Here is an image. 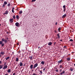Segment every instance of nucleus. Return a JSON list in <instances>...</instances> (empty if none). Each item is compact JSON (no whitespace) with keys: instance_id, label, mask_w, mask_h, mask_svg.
<instances>
[{"instance_id":"nucleus-1","label":"nucleus","mask_w":75,"mask_h":75,"mask_svg":"<svg viewBox=\"0 0 75 75\" xmlns=\"http://www.w3.org/2000/svg\"><path fill=\"white\" fill-rule=\"evenodd\" d=\"M38 66V64H34V65L33 67V69H34L35 68H36V67H37V66Z\"/></svg>"},{"instance_id":"nucleus-2","label":"nucleus","mask_w":75,"mask_h":75,"mask_svg":"<svg viewBox=\"0 0 75 75\" xmlns=\"http://www.w3.org/2000/svg\"><path fill=\"white\" fill-rule=\"evenodd\" d=\"M20 24L18 22H16L15 23V25L16 27H19Z\"/></svg>"},{"instance_id":"nucleus-3","label":"nucleus","mask_w":75,"mask_h":75,"mask_svg":"<svg viewBox=\"0 0 75 75\" xmlns=\"http://www.w3.org/2000/svg\"><path fill=\"white\" fill-rule=\"evenodd\" d=\"M8 67V66L7 65H5V66H4L3 68V69H6Z\"/></svg>"},{"instance_id":"nucleus-4","label":"nucleus","mask_w":75,"mask_h":75,"mask_svg":"<svg viewBox=\"0 0 75 75\" xmlns=\"http://www.w3.org/2000/svg\"><path fill=\"white\" fill-rule=\"evenodd\" d=\"M13 19L12 18V19H10L9 21L11 22V23H12L13 22Z\"/></svg>"},{"instance_id":"nucleus-5","label":"nucleus","mask_w":75,"mask_h":75,"mask_svg":"<svg viewBox=\"0 0 75 75\" xmlns=\"http://www.w3.org/2000/svg\"><path fill=\"white\" fill-rule=\"evenodd\" d=\"M1 55H4V54H5V53H4V51H1Z\"/></svg>"},{"instance_id":"nucleus-6","label":"nucleus","mask_w":75,"mask_h":75,"mask_svg":"<svg viewBox=\"0 0 75 75\" xmlns=\"http://www.w3.org/2000/svg\"><path fill=\"white\" fill-rule=\"evenodd\" d=\"M67 16V14L66 13H65V14H64V15H63L62 16V18H66V17Z\"/></svg>"},{"instance_id":"nucleus-7","label":"nucleus","mask_w":75,"mask_h":75,"mask_svg":"<svg viewBox=\"0 0 75 75\" xmlns=\"http://www.w3.org/2000/svg\"><path fill=\"white\" fill-rule=\"evenodd\" d=\"M62 62H63L62 60V59L61 60H59V61H58V63H59V64H60V63H62Z\"/></svg>"},{"instance_id":"nucleus-8","label":"nucleus","mask_w":75,"mask_h":75,"mask_svg":"<svg viewBox=\"0 0 75 75\" xmlns=\"http://www.w3.org/2000/svg\"><path fill=\"white\" fill-rule=\"evenodd\" d=\"M33 56H30L29 57V59L30 60H31L33 59Z\"/></svg>"},{"instance_id":"nucleus-9","label":"nucleus","mask_w":75,"mask_h":75,"mask_svg":"<svg viewBox=\"0 0 75 75\" xmlns=\"http://www.w3.org/2000/svg\"><path fill=\"white\" fill-rule=\"evenodd\" d=\"M52 44V43L51 42H50L48 43V45L49 46H51Z\"/></svg>"},{"instance_id":"nucleus-10","label":"nucleus","mask_w":75,"mask_h":75,"mask_svg":"<svg viewBox=\"0 0 75 75\" xmlns=\"http://www.w3.org/2000/svg\"><path fill=\"white\" fill-rule=\"evenodd\" d=\"M59 35L60 33H58V34H57V37H58L59 39V38H60V36Z\"/></svg>"},{"instance_id":"nucleus-11","label":"nucleus","mask_w":75,"mask_h":75,"mask_svg":"<svg viewBox=\"0 0 75 75\" xmlns=\"http://www.w3.org/2000/svg\"><path fill=\"white\" fill-rule=\"evenodd\" d=\"M65 71H63L62 72H61L60 73V74L61 75H62V74H64L65 73Z\"/></svg>"},{"instance_id":"nucleus-12","label":"nucleus","mask_w":75,"mask_h":75,"mask_svg":"<svg viewBox=\"0 0 75 75\" xmlns=\"http://www.w3.org/2000/svg\"><path fill=\"white\" fill-rule=\"evenodd\" d=\"M39 72L40 74H42L43 72H42V70H39Z\"/></svg>"},{"instance_id":"nucleus-13","label":"nucleus","mask_w":75,"mask_h":75,"mask_svg":"<svg viewBox=\"0 0 75 75\" xmlns=\"http://www.w3.org/2000/svg\"><path fill=\"white\" fill-rule=\"evenodd\" d=\"M30 69H33V64H31L30 66Z\"/></svg>"},{"instance_id":"nucleus-14","label":"nucleus","mask_w":75,"mask_h":75,"mask_svg":"<svg viewBox=\"0 0 75 75\" xmlns=\"http://www.w3.org/2000/svg\"><path fill=\"white\" fill-rule=\"evenodd\" d=\"M8 11H6L5 13H4V14H8Z\"/></svg>"},{"instance_id":"nucleus-15","label":"nucleus","mask_w":75,"mask_h":75,"mask_svg":"<svg viewBox=\"0 0 75 75\" xmlns=\"http://www.w3.org/2000/svg\"><path fill=\"white\" fill-rule=\"evenodd\" d=\"M23 66V64L22 62H20V66Z\"/></svg>"},{"instance_id":"nucleus-16","label":"nucleus","mask_w":75,"mask_h":75,"mask_svg":"<svg viewBox=\"0 0 75 75\" xmlns=\"http://www.w3.org/2000/svg\"><path fill=\"white\" fill-rule=\"evenodd\" d=\"M19 16H18V15H17L16 16V19H19Z\"/></svg>"},{"instance_id":"nucleus-17","label":"nucleus","mask_w":75,"mask_h":75,"mask_svg":"<svg viewBox=\"0 0 75 75\" xmlns=\"http://www.w3.org/2000/svg\"><path fill=\"white\" fill-rule=\"evenodd\" d=\"M16 61L17 62H18V61H19V58H16Z\"/></svg>"},{"instance_id":"nucleus-18","label":"nucleus","mask_w":75,"mask_h":75,"mask_svg":"<svg viewBox=\"0 0 75 75\" xmlns=\"http://www.w3.org/2000/svg\"><path fill=\"white\" fill-rule=\"evenodd\" d=\"M41 64L42 65H44L45 64V62H41Z\"/></svg>"},{"instance_id":"nucleus-19","label":"nucleus","mask_w":75,"mask_h":75,"mask_svg":"<svg viewBox=\"0 0 75 75\" xmlns=\"http://www.w3.org/2000/svg\"><path fill=\"white\" fill-rule=\"evenodd\" d=\"M1 40L3 42V41H4L5 42V39H4V38H2V39Z\"/></svg>"},{"instance_id":"nucleus-20","label":"nucleus","mask_w":75,"mask_h":75,"mask_svg":"<svg viewBox=\"0 0 75 75\" xmlns=\"http://www.w3.org/2000/svg\"><path fill=\"white\" fill-rule=\"evenodd\" d=\"M3 43V41H0V45H2V43Z\"/></svg>"},{"instance_id":"nucleus-21","label":"nucleus","mask_w":75,"mask_h":75,"mask_svg":"<svg viewBox=\"0 0 75 75\" xmlns=\"http://www.w3.org/2000/svg\"><path fill=\"white\" fill-rule=\"evenodd\" d=\"M4 4H5V5H6V4H7V2H6V1H4Z\"/></svg>"},{"instance_id":"nucleus-22","label":"nucleus","mask_w":75,"mask_h":75,"mask_svg":"<svg viewBox=\"0 0 75 75\" xmlns=\"http://www.w3.org/2000/svg\"><path fill=\"white\" fill-rule=\"evenodd\" d=\"M9 58H10V57H7V58H6V60L9 59Z\"/></svg>"},{"instance_id":"nucleus-23","label":"nucleus","mask_w":75,"mask_h":75,"mask_svg":"<svg viewBox=\"0 0 75 75\" xmlns=\"http://www.w3.org/2000/svg\"><path fill=\"white\" fill-rule=\"evenodd\" d=\"M70 60V58H67V60L68 61H69V60Z\"/></svg>"},{"instance_id":"nucleus-24","label":"nucleus","mask_w":75,"mask_h":75,"mask_svg":"<svg viewBox=\"0 0 75 75\" xmlns=\"http://www.w3.org/2000/svg\"><path fill=\"white\" fill-rule=\"evenodd\" d=\"M11 71V70L10 69H8V72L9 73V72H10Z\"/></svg>"},{"instance_id":"nucleus-25","label":"nucleus","mask_w":75,"mask_h":75,"mask_svg":"<svg viewBox=\"0 0 75 75\" xmlns=\"http://www.w3.org/2000/svg\"><path fill=\"white\" fill-rule=\"evenodd\" d=\"M3 67V66H2V65H0V69H1V68H2Z\"/></svg>"},{"instance_id":"nucleus-26","label":"nucleus","mask_w":75,"mask_h":75,"mask_svg":"<svg viewBox=\"0 0 75 75\" xmlns=\"http://www.w3.org/2000/svg\"><path fill=\"white\" fill-rule=\"evenodd\" d=\"M5 7V5L4 2V4H3V5L2 6V7H3V8H4Z\"/></svg>"},{"instance_id":"nucleus-27","label":"nucleus","mask_w":75,"mask_h":75,"mask_svg":"<svg viewBox=\"0 0 75 75\" xmlns=\"http://www.w3.org/2000/svg\"><path fill=\"white\" fill-rule=\"evenodd\" d=\"M70 70L71 71H73V68H70Z\"/></svg>"},{"instance_id":"nucleus-28","label":"nucleus","mask_w":75,"mask_h":75,"mask_svg":"<svg viewBox=\"0 0 75 75\" xmlns=\"http://www.w3.org/2000/svg\"><path fill=\"white\" fill-rule=\"evenodd\" d=\"M66 10V8H64V10H63V11L64 12H65Z\"/></svg>"},{"instance_id":"nucleus-29","label":"nucleus","mask_w":75,"mask_h":75,"mask_svg":"<svg viewBox=\"0 0 75 75\" xmlns=\"http://www.w3.org/2000/svg\"><path fill=\"white\" fill-rule=\"evenodd\" d=\"M23 12L22 11H20L19 12V13L20 14H21V13H22Z\"/></svg>"},{"instance_id":"nucleus-30","label":"nucleus","mask_w":75,"mask_h":75,"mask_svg":"<svg viewBox=\"0 0 75 75\" xmlns=\"http://www.w3.org/2000/svg\"><path fill=\"white\" fill-rule=\"evenodd\" d=\"M13 19H15V18H16V16H15V15H14L13 16Z\"/></svg>"},{"instance_id":"nucleus-31","label":"nucleus","mask_w":75,"mask_h":75,"mask_svg":"<svg viewBox=\"0 0 75 75\" xmlns=\"http://www.w3.org/2000/svg\"><path fill=\"white\" fill-rule=\"evenodd\" d=\"M63 8L64 9V8H66V6L65 5H64V6H63Z\"/></svg>"},{"instance_id":"nucleus-32","label":"nucleus","mask_w":75,"mask_h":75,"mask_svg":"<svg viewBox=\"0 0 75 75\" xmlns=\"http://www.w3.org/2000/svg\"><path fill=\"white\" fill-rule=\"evenodd\" d=\"M10 5H11V4H8L7 6H10Z\"/></svg>"},{"instance_id":"nucleus-33","label":"nucleus","mask_w":75,"mask_h":75,"mask_svg":"<svg viewBox=\"0 0 75 75\" xmlns=\"http://www.w3.org/2000/svg\"><path fill=\"white\" fill-rule=\"evenodd\" d=\"M1 46L2 47H4V43H2V44H1Z\"/></svg>"},{"instance_id":"nucleus-34","label":"nucleus","mask_w":75,"mask_h":75,"mask_svg":"<svg viewBox=\"0 0 75 75\" xmlns=\"http://www.w3.org/2000/svg\"><path fill=\"white\" fill-rule=\"evenodd\" d=\"M6 39H7V40H8V41H9V39L7 37V38H6Z\"/></svg>"},{"instance_id":"nucleus-35","label":"nucleus","mask_w":75,"mask_h":75,"mask_svg":"<svg viewBox=\"0 0 75 75\" xmlns=\"http://www.w3.org/2000/svg\"><path fill=\"white\" fill-rule=\"evenodd\" d=\"M12 11L13 13H14V10H13V8L12 10Z\"/></svg>"},{"instance_id":"nucleus-36","label":"nucleus","mask_w":75,"mask_h":75,"mask_svg":"<svg viewBox=\"0 0 75 75\" xmlns=\"http://www.w3.org/2000/svg\"><path fill=\"white\" fill-rule=\"evenodd\" d=\"M59 31H60L61 30V28H59L58 29Z\"/></svg>"},{"instance_id":"nucleus-37","label":"nucleus","mask_w":75,"mask_h":75,"mask_svg":"<svg viewBox=\"0 0 75 75\" xmlns=\"http://www.w3.org/2000/svg\"><path fill=\"white\" fill-rule=\"evenodd\" d=\"M46 68H44L43 69V71H44L46 69Z\"/></svg>"},{"instance_id":"nucleus-38","label":"nucleus","mask_w":75,"mask_h":75,"mask_svg":"<svg viewBox=\"0 0 75 75\" xmlns=\"http://www.w3.org/2000/svg\"><path fill=\"white\" fill-rule=\"evenodd\" d=\"M70 41H73V40H72V39H70Z\"/></svg>"},{"instance_id":"nucleus-39","label":"nucleus","mask_w":75,"mask_h":75,"mask_svg":"<svg viewBox=\"0 0 75 75\" xmlns=\"http://www.w3.org/2000/svg\"><path fill=\"white\" fill-rule=\"evenodd\" d=\"M36 0H32V2H35V1H36Z\"/></svg>"},{"instance_id":"nucleus-40","label":"nucleus","mask_w":75,"mask_h":75,"mask_svg":"<svg viewBox=\"0 0 75 75\" xmlns=\"http://www.w3.org/2000/svg\"><path fill=\"white\" fill-rule=\"evenodd\" d=\"M62 65H61L60 66V68H62Z\"/></svg>"},{"instance_id":"nucleus-41","label":"nucleus","mask_w":75,"mask_h":75,"mask_svg":"<svg viewBox=\"0 0 75 75\" xmlns=\"http://www.w3.org/2000/svg\"><path fill=\"white\" fill-rule=\"evenodd\" d=\"M2 56L1 55V52L0 54V57H1Z\"/></svg>"},{"instance_id":"nucleus-42","label":"nucleus","mask_w":75,"mask_h":75,"mask_svg":"<svg viewBox=\"0 0 75 75\" xmlns=\"http://www.w3.org/2000/svg\"><path fill=\"white\" fill-rule=\"evenodd\" d=\"M21 51H19L18 52V53H19V54H20L21 52Z\"/></svg>"},{"instance_id":"nucleus-43","label":"nucleus","mask_w":75,"mask_h":75,"mask_svg":"<svg viewBox=\"0 0 75 75\" xmlns=\"http://www.w3.org/2000/svg\"><path fill=\"white\" fill-rule=\"evenodd\" d=\"M64 48H67V46H64Z\"/></svg>"},{"instance_id":"nucleus-44","label":"nucleus","mask_w":75,"mask_h":75,"mask_svg":"<svg viewBox=\"0 0 75 75\" xmlns=\"http://www.w3.org/2000/svg\"><path fill=\"white\" fill-rule=\"evenodd\" d=\"M56 71H57V72H58V71H59V70H56Z\"/></svg>"},{"instance_id":"nucleus-45","label":"nucleus","mask_w":75,"mask_h":75,"mask_svg":"<svg viewBox=\"0 0 75 75\" xmlns=\"http://www.w3.org/2000/svg\"><path fill=\"white\" fill-rule=\"evenodd\" d=\"M33 75H37L36 74L34 73V74H33Z\"/></svg>"},{"instance_id":"nucleus-46","label":"nucleus","mask_w":75,"mask_h":75,"mask_svg":"<svg viewBox=\"0 0 75 75\" xmlns=\"http://www.w3.org/2000/svg\"><path fill=\"white\" fill-rule=\"evenodd\" d=\"M5 43H6V39H5Z\"/></svg>"},{"instance_id":"nucleus-47","label":"nucleus","mask_w":75,"mask_h":75,"mask_svg":"<svg viewBox=\"0 0 75 75\" xmlns=\"http://www.w3.org/2000/svg\"><path fill=\"white\" fill-rule=\"evenodd\" d=\"M55 25H57V22L56 23V24H55Z\"/></svg>"},{"instance_id":"nucleus-48","label":"nucleus","mask_w":75,"mask_h":75,"mask_svg":"<svg viewBox=\"0 0 75 75\" xmlns=\"http://www.w3.org/2000/svg\"><path fill=\"white\" fill-rule=\"evenodd\" d=\"M16 75L15 73H13V75Z\"/></svg>"},{"instance_id":"nucleus-49","label":"nucleus","mask_w":75,"mask_h":75,"mask_svg":"<svg viewBox=\"0 0 75 75\" xmlns=\"http://www.w3.org/2000/svg\"><path fill=\"white\" fill-rule=\"evenodd\" d=\"M1 63H2V62H1V61H0V64H1Z\"/></svg>"},{"instance_id":"nucleus-50","label":"nucleus","mask_w":75,"mask_h":75,"mask_svg":"<svg viewBox=\"0 0 75 75\" xmlns=\"http://www.w3.org/2000/svg\"><path fill=\"white\" fill-rule=\"evenodd\" d=\"M17 45H19V43H17Z\"/></svg>"},{"instance_id":"nucleus-51","label":"nucleus","mask_w":75,"mask_h":75,"mask_svg":"<svg viewBox=\"0 0 75 75\" xmlns=\"http://www.w3.org/2000/svg\"><path fill=\"white\" fill-rule=\"evenodd\" d=\"M38 69H39V67H37V68L36 69V70H37Z\"/></svg>"},{"instance_id":"nucleus-52","label":"nucleus","mask_w":75,"mask_h":75,"mask_svg":"<svg viewBox=\"0 0 75 75\" xmlns=\"http://www.w3.org/2000/svg\"><path fill=\"white\" fill-rule=\"evenodd\" d=\"M60 41H62V42L63 41L62 40V39H61V40H60Z\"/></svg>"},{"instance_id":"nucleus-53","label":"nucleus","mask_w":75,"mask_h":75,"mask_svg":"<svg viewBox=\"0 0 75 75\" xmlns=\"http://www.w3.org/2000/svg\"><path fill=\"white\" fill-rule=\"evenodd\" d=\"M56 43V42H54V45H55Z\"/></svg>"},{"instance_id":"nucleus-54","label":"nucleus","mask_w":75,"mask_h":75,"mask_svg":"<svg viewBox=\"0 0 75 75\" xmlns=\"http://www.w3.org/2000/svg\"><path fill=\"white\" fill-rule=\"evenodd\" d=\"M6 33H7V34H8V33H9L8 32H6Z\"/></svg>"},{"instance_id":"nucleus-55","label":"nucleus","mask_w":75,"mask_h":75,"mask_svg":"<svg viewBox=\"0 0 75 75\" xmlns=\"http://www.w3.org/2000/svg\"><path fill=\"white\" fill-rule=\"evenodd\" d=\"M54 33H57V31H56V30H55L54 31Z\"/></svg>"},{"instance_id":"nucleus-56","label":"nucleus","mask_w":75,"mask_h":75,"mask_svg":"<svg viewBox=\"0 0 75 75\" xmlns=\"http://www.w3.org/2000/svg\"><path fill=\"white\" fill-rule=\"evenodd\" d=\"M8 42V41L7 40H6V43H7Z\"/></svg>"},{"instance_id":"nucleus-57","label":"nucleus","mask_w":75,"mask_h":75,"mask_svg":"<svg viewBox=\"0 0 75 75\" xmlns=\"http://www.w3.org/2000/svg\"><path fill=\"white\" fill-rule=\"evenodd\" d=\"M5 75H9L7 74H6Z\"/></svg>"},{"instance_id":"nucleus-58","label":"nucleus","mask_w":75,"mask_h":75,"mask_svg":"<svg viewBox=\"0 0 75 75\" xmlns=\"http://www.w3.org/2000/svg\"><path fill=\"white\" fill-rule=\"evenodd\" d=\"M12 9H13V10L14 9V7H13Z\"/></svg>"},{"instance_id":"nucleus-59","label":"nucleus","mask_w":75,"mask_h":75,"mask_svg":"<svg viewBox=\"0 0 75 75\" xmlns=\"http://www.w3.org/2000/svg\"><path fill=\"white\" fill-rule=\"evenodd\" d=\"M14 52H12V54H13Z\"/></svg>"},{"instance_id":"nucleus-60","label":"nucleus","mask_w":75,"mask_h":75,"mask_svg":"<svg viewBox=\"0 0 75 75\" xmlns=\"http://www.w3.org/2000/svg\"><path fill=\"white\" fill-rule=\"evenodd\" d=\"M40 48V47L39 46V47H38V49H39V48Z\"/></svg>"},{"instance_id":"nucleus-61","label":"nucleus","mask_w":75,"mask_h":75,"mask_svg":"<svg viewBox=\"0 0 75 75\" xmlns=\"http://www.w3.org/2000/svg\"><path fill=\"white\" fill-rule=\"evenodd\" d=\"M1 24L0 23V26H1Z\"/></svg>"},{"instance_id":"nucleus-62","label":"nucleus","mask_w":75,"mask_h":75,"mask_svg":"<svg viewBox=\"0 0 75 75\" xmlns=\"http://www.w3.org/2000/svg\"><path fill=\"white\" fill-rule=\"evenodd\" d=\"M74 65L75 66V64H74Z\"/></svg>"},{"instance_id":"nucleus-63","label":"nucleus","mask_w":75,"mask_h":75,"mask_svg":"<svg viewBox=\"0 0 75 75\" xmlns=\"http://www.w3.org/2000/svg\"><path fill=\"white\" fill-rule=\"evenodd\" d=\"M1 1H4V0H1Z\"/></svg>"},{"instance_id":"nucleus-64","label":"nucleus","mask_w":75,"mask_h":75,"mask_svg":"<svg viewBox=\"0 0 75 75\" xmlns=\"http://www.w3.org/2000/svg\"><path fill=\"white\" fill-rule=\"evenodd\" d=\"M16 10H18V8L16 9Z\"/></svg>"}]
</instances>
